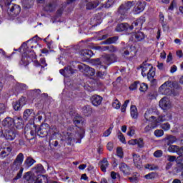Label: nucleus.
<instances>
[{
  "mask_svg": "<svg viewBox=\"0 0 183 183\" xmlns=\"http://www.w3.org/2000/svg\"><path fill=\"white\" fill-rule=\"evenodd\" d=\"M31 128L30 134L31 137H35L38 135L41 138L46 137L49 134L51 135V132L54 130V128L49 127V124L44 123L42 124L40 127L35 126V124H27L24 129L25 131H28V128Z\"/></svg>",
  "mask_w": 183,
  "mask_h": 183,
  "instance_id": "f257e3e1",
  "label": "nucleus"
},
{
  "mask_svg": "<svg viewBox=\"0 0 183 183\" xmlns=\"http://www.w3.org/2000/svg\"><path fill=\"white\" fill-rule=\"evenodd\" d=\"M144 116L147 122H155L156 121H159V124H161V122L171 119V117H167L164 114L159 115V112L155 113L152 109H147Z\"/></svg>",
  "mask_w": 183,
  "mask_h": 183,
  "instance_id": "f03ea898",
  "label": "nucleus"
},
{
  "mask_svg": "<svg viewBox=\"0 0 183 183\" xmlns=\"http://www.w3.org/2000/svg\"><path fill=\"white\" fill-rule=\"evenodd\" d=\"M113 62H117V56L114 54H104L101 59H94L93 64L97 68H104V69H107L109 65L113 64Z\"/></svg>",
  "mask_w": 183,
  "mask_h": 183,
  "instance_id": "7ed1b4c3",
  "label": "nucleus"
},
{
  "mask_svg": "<svg viewBox=\"0 0 183 183\" xmlns=\"http://www.w3.org/2000/svg\"><path fill=\"white\" fill-rule=\"evenodd\" d=\"M144 22H145V17H140L134 21L132 26H129L128 23H122L118 24L116 27V31L117 32H122V31H132L134 27L136 29H141L142 28V25H144Z\"/></svg>",
  "mask_w": 183,
  "mask_h": 183,
  "instance_id": "20e7f679",
  "label": "nucleus"
},
{
  "mask_svg": "<svg viewBox=\"0 0 183 183\" xmlns=\"http://www.w3.org/2000/svg\"><path fill=\"white\" fill-rule=\"evenodd\" d=\"M175 83L171 81H167L159 88V94L161 95H175L174 87Z\"/></svg>",
  "mask_w": 183,
  "mask_h": 183,
  "instance_id": "39448f33",
  "label": "nucleus"
},
{
  "mask_svg": "<svg viewBox=\"0 0 183 183\" xmlns=\"http://www.w3.org/2000/svg\"><path fill=\"white\" fill-rule=\"evenodd\" d=\"M24 178L26 181L29 183H32L34 181V183H47L48 179L45 175H38L37 177H35L34 174H29V172L26 173L24 176Z\"/></svg>",
  "mask_w": 183,
  "mask_h": 183,
  "instance_id": "423d86ee",
  "label": "nucleus"
},
{
  "mask_svg": "<svg viewBox=\"0 0 183 183\" xmlns=\"http://www.w3.org/2000/svg\"><path fill=\"white\" fill-rule=\"evenodd\" d=\"M134 4H135V2L128 1L127 3L123 4L119 6L118 9V14L121 15L120 21H124V19H125V16H127L128 11L132 8Z\"/></svg>",
  "mask_w": 183,
  "mask_h": 183,
  "instance_id": "0eeeda50",
  "label": "nucleus"
},
{
  "mask_svg": "<svg viewBox=\"0 0 183 183\" xmlns=\"http://www.w3.org/2000/svg\"><path fill=\"white\" fill-rule=\"evenodd\" d=\"M6 6H10L7 9L8 14L9 16H16V15H19L21 12V6L16 4H13L11 6V2L6 3Z\"/></svg>",
  "mask_w": 183,
  "mask_h": 183,
  "instance_id": "6e6552de",
  "label": "nucleus"
},
{
  "mask_svg": "<svg viewBox=\"0 0 183 183\" xmlns=\"http://www.w3.org/2000/svg\"><path fill=\"white\" fill-rule=\"evenodd\" d=\"M159 105L162 109L166 111L167 109H170L172 108V103H171V100L168 99V97L162 98L159 103Z\"/></svg>",
  "mask_w": 183,
  "mask_h": 183,
  "instance_id": "1a4fd4ad",
  "label": "nucleus"
},
{
  "mask_svg": "<svg viewBox=\"0 0 183 183\" xmlns=\"http://www.w3.org/2000/svg\"><path fill=\"white\" fill-rule=\"evenodd\" d=\"M145 6H147V2L138 1L134 8V14H141L145 9Z\"/></svg>",
  "mask_w": 183,
  "mask_h": 183,
  "instance_id": "9d476101",
  "label": "nucleus"
},
{
  "mask_svg": "<svg viewBox=\"0 0 183 183\" xmlns=\"http://www.w3.org/2000/svg\"><path fill=\"white\" fill-rule=\"evenodd\" d=\"M133 162L136 168L141 169L142 168V159H141V156L138 154L133 153Z\"/></svg>",
  "mask_w": 183,
  "mask_h": 183,
  "instance_id": "9b49d317",
  "label": "nucleus"
},
{
  "mask_svg": "<svg viewBox=\"0 0 183 183\" xmlns=\"http://www.w3.org/2000/svg\"><path fill=\"white\" fill-rule=\"evenodd\" d=\"M74 72V71L71 66H68L66 67H64V69H61L59 70V73L61 74V75H63V76H65L66 78H68L69 76H71V75H73Z\"/></svg>",
  "mask_w": 183,
  "mask_h": 183,
  "instance_id": "f8f14e48",
  "label": "nucleus"
},
{
  "mask_svg": "<svg viewBox=\"0 0 183 183\" xmlns=\"http://www.w3.org/2000/svg\"><path fill=\"white\" fill-rule=\"evenodd\" d=\"M36 118L35 112H34L33 109H27L24 112V119L26 121L28 119L34 120Z\"/></svg>",
  "mask_w": 183,
  "mask_h": 183,
  "instance_id": "ddd939ff",
  "label": "nucleus"
},
{
  "mask_svg": "<svg viewBox=\"0 0 183 183\" xmlns=\"http://www.w3.org/2000/svg\"><path fill=\"white\" fill-rule=\"evenodd\" d=\"M132 41H144L145 39V34H144L142 31H137L135 33H133L132 34V39H130Z\"/></svg>",
  "mask_w": 183,
  "mask_h": 183,
  "instance_id": "4468645a",
  "label": "nucleus"
},
{
  "mask_svg": "<svg viewBox=\"0 0 183 183\" xmlns=\"http://www.w3.org/2000/svg\"><path fill=\"white\" fill-rule=\"evenodd\" d=\"M4 138L7 141H14L16 138V133L12 130H6L4 132Z\"/></svg>",
  "mask_w": 183,
  "mask_h": 183,
  "instance_id": "2eb2a0df",
  "label": "nucleus"
},
{
  "mask_svg": "<svg viewBox=\"0 0 183 183\" xmlns=\"http://www.w3.org/2000/svg\"><path fill=\"white\" fill-rule=\"evenodd\" d=\"M81 67L84 70V74L86 76H94L95 75V69L89 67V66L83 64Z\"/></svg>",
  "mask_w": 183,
  "mask_h": 183,
  "instance_id": "dca6fc26",
  "label": "nucleus"
},
{
  "mask_svg": "<svg viewBox=\"0 0 183 183\" xmlns=\"http://www.w3.org/2000/svg\"><path fill=\"white\" fill-rule=\"evenodd\" d=\"M163 141H164L165 144L167 145H172V144H175L177 141H178V139L174 135L167 134L166 136V138L163 139Z\"/></svg>",
  "mask_w": 183,
  "mask_h": 183,
  "instance_id": "f3484780",
  "label": "nucleus"
},
{
  "mask_svg": "<svg viewBox=\"0 0 183 183\" xmlns=\"http://www.w3.org/2000/svg\"><path fill=\"white\" fill-rule=\"evenodd\" d=\"M119 169L124 175H129L131 174V169L125 163H121L119 166Z\"/></svg>",
  "mask_w": 183,
  "mask_h": 183,
  "instance_id": "a211bd4d",
  "label": "nucleus"
},
{
  "mask_svg": "<svg viewBox=\"0 0 183 183\" xmlns=\"http://www.w3.org/2000/svg\"><path fill=\"white\" fill-rule=\"evenodd\" d=\"M99 5V1L98 0H89L87 1V3L86 4V9L91 10V9H95L97 6Z\"/></svg>",
  "mask_w": 183,
  "mask_h": 183,
  "instance_id": "6ab92c4d",
  "label": "nucleus"
},
{
  "mask_svg": "<svg viewBox=\"0 0 183 183\" xmlns=\"http://www.w3.org/2000/svg\"><path fill=\"white\" fill-rule=\"evenodd\" d=\"M2 125L5 128H12V127H14V119L11 117H6L2 121Z\"/></svg>",
  "mask_w": 183,
  "mask_h": 183,
  "instance_id": "aec40b11",
  "label": "nucleus"
},
{
  "mask_svg": "<svg viewBox=\"0 0 183 183\" xmlns=\"http://www.w3.org/2000/svg\"><path fill=\"white\" fill-rule=\"evenodd\" d=\"M22 162H24V154L19 153L16 159L14 162V167H17V168H19L21 165H22Z\"/></svg>",
  "mask_w": 183,
  "mask_h": 183,
  "instance_id": "412c9836",
  "label": "nucleus"
},
{
  "mask_svg": "<svg viewBox=\"0 0 183 183\" xmlns=\"http://www.w3.org/2000/svg\"><path fill=\"white\" fill-rule=\"evenodd\" d=\"M159 123V120H156L155 122H152V125L148 124L144 129V132H149V131H152V129H155V128L158 127Z\"/></svg>",
  "mask_w": 183,
  "mask_h": 183,
  "instance_id": "4be33fe9",
  "label": "nucleus"
},
{
  "mask_svg": "<svg viewBox=\"0 0 183 183\" xmlns=\"http://www.w3.org/2000/svg\"><path fill=\"white\" fill-rule=\"evenodd\" d=\"M102 103V97L97 94L92 97V104H93L94 107H98V105H101Z\"/></svg>",
  "mask_w": 183,
  "mask_h": 183,
  "instance_id": "5701e85b",
  "label": "nucleus"
},
{
  "mask_svg": "<svg viewBox=\"0 0 183 183\" xmlns=\"http://www.w3.org/2000/svg\"><path fill=\"white\" fill-rule=\"evenodd\" d=\"M152 68V64L144 62L142 65V76H147V74H148L147 71H149Z\"/></svg>",
  "mask_w": 183,
  "mask_h": 183,
  "instance_id": "b1692460",
  "label": "nucleus"
},
{
  "mask_svg": "<svg viewBox=\"0 0 183 183\" xmlns=\"http://www.w3.org/2000/svg\"><path fill=\"white\" fill-rule=\"evenodd\" d=\"M11 152H12V147H8L0 150V158H5V157H8Z\"/></svg>",
  "mask_w": 183,
  "mask_h": 183,
  "instance_id": "393cba45",
  "label": "nucleus"
},
{
  "mask_svg": "<svg viewBox=\"0 0 183 183\" xmlns=\"http://www.w3.org/2000/svg\"><path fill=\"white\" fill-rule=\"evenodd\" d=\"M130 115L133 119H138V109H137V106H131L130 108Z\"/></svg>",
  "mask_w": 183,
  "mask_h": 183,
  "instance_id": "a878e982",
  "label": "nucleus"
},
{
  "mask_svg": "<svg viewBox=\"0 0 183 183\" xmlns=\"http://www.w3.org/2000/svg\"><path fill=\"white\" fill-rule=\"evenodd\" d=\"M100 167L102 172H107V168L109 167V163L107 159H103L100 163Z\"/></svg>",
  "mask_w": 183,
  "mask_h": 183,
  "instance_id": "bb28decb",
  "label": "nucleus"
},
{
  "mask_svg": "<svg viewBox=\"0 0 183 183\" xmlns=\"http://www.w3.org/2000/svg\"><path fill=\"white\" fill-rule=\"evenodd\" d=\"M22 101H25V99L21 98L18 102L13 103V108L15 111H19V109L22 108V106L24 105L21 104Z\"/></svg>",
  "mask_w": 183,
  "mask_h": 183,
  "instance_id": "cd10ccee",
  "label": "nucleus"
},
{
  "mask_svg": "<svg viewBox=\"0 0 183 183\" xmlns=\"http://www.w3.org/2000/svg\"><path fill=\"white\" fill-rule=\"evenodd\" d=\"M81 55L85 56V58H91L94 55V53L89 49H83L80 51Z\"/></svg>",
  "mask_w": 183,
  "mask_h": 183,
  "instance_id": "c85d7f7f",
  "label": "nucleus"
},
{
  "mask_svg": "<svg viewBox=\"0 0 183 183\" xmlns=\"http://www.w3.org/2000/svg\"><path fill=\"white\" fill-rule=\"evenodd\" d=\"M118 41V36L110 37L107 39L106 41H103L102 44L104 45H109L110 44H115L116 41Z\"/></svg>",
  "mask_w": 183,
  "mask_h": 183,
  "instance_id": "c756f323",
  "label": "nucleus"
},
{
  "mask_svg": "<svg viewBox=\"0 0 183 183\" xmlns=\"http://www.w3.org/2000/svg\"><path fill=\"white\" fill-rule=\"evenodd\" d=\"M35 162V159H32L31 157H27L24 162V165L27 168H29V167H32Z\"/></svg>",
  "mask_w": 183,
  "mask_h": 183,
  "instance_id": "7c9ffc66",
  "label": "nucleus"
},
{
  "mask_svg": "<svg viewBox=\"0 0 183 183\" xmlns=\"http://www.w3.org/2000/svg\"><path fill=\"white\" fill-rule=\"evenodd\" d=\"M14 121V125H16V127H21L22 124V117H15L13 119Z\"/></svg>",
  "mask_w": 183,
  "mask_h": 183,
  "instance_id": "2f4dec72",
  "label": "nucleus"
},
{
  "mask_svg": "<svg viewBox=\"0 0 183 183\" xmlns=\"http://www.w3.org/2000/svg\"><path fill=\"white\" fill-rule=\"evenodd\" d=\"M168 149H167V151H169V152H172L173 154L176 153L177 154L178 152V148L179 147L177 146V145H172V144H170L168 146Z\"/></svg>",
  "mask_w": 183,
  "mask_h": 183,
  "instance_id": "473e14b6",
  "label": "nucleus"
},
{
  "mask_svg": "<svg viewBox=\"0 0 183 183\" xmlns=\"http://www.w3.org/2000/svg\"><path fill=\"white\" fill-rule=\"evenodd\" d=\"M147 78L148 79H153L154 77L155 76V69H154V68H151L149 70V72L147 73Z\"/></svg>",
  "mask_w": 183,
  "mask_h": 183,
  "instance_id": "72a5a7b5",
  "label": "nucleus"
},
{
  "mask_svg": "<svg viewBox=\"0 0 183 183\" xmlns=\"http://www.w3.org/2000/svg\"><path fill=\"white\" fill-rule=\"evenodd\" d=\"M34 4L33 0H23V5L24 8H31V5Z\"/></svg>",
  "mask_w": 183,
  "mask_h": 183,
  "instance_id": "f704fd0d",
  "label": "nucleus"
},
{
  "mask_svg": "<svg viewBox=\"0 0 183 183\" xmlns=\"http://www.w3.org/2000/svg\"><path fill=\"white\" fill-rule=\"evenodd\" d=\"M176 172H182L183 171V163L182 162H177L176 167H175Z\"/></svg>",
  "mask_w": 183,
  "mask_h": 183,
  "instance_id": "c9c22d12",
  "label": "nucleus"
},
{
  "mask_svg": "<svg viewBox=\"0 0 183 183\" xmlns=\"http://www.w3.org/2000/svg\"><path fill=\"white\" fill-rule=\"evenodd\" d=\"M19 65H21L22 66H26L27 65H29V61H28V57H22Z\"/></svg>",
  "mask_w": 183,
  "mask_h": 183,
  "instance_id": "e433bc0d",
  "label": "nucleus"
},
{
  "mask_svg": "<svg viewBox=\"0 0 183 183\" xmlns=\"http://www.w3.org/2000/svg\"><path fill=\"white\" fill-rule=\"evenodd\" d=\"M139 91L141 92H145L147 91L148 89V84H145V83H142V84H139Z\"/></svg>",
  "mask_w": 183,
  "mask_h": 183,
  "instance_id": "4c0bfd02",
  "label": "nucleus"
},
{
  "mask_svg": "<svg viewBox=\"0 0 183 183\" xmlns=\"http://www.w3.org/2000/svg\"><path fill=\"white\" fill-rule=\"evenodd\" d=\"M54 9H55V6L51 3H49L44 7V11H46L47 12H52Z\"/></svg>",
  "mask_w": 183,
  "mask_h": 183,
  "instance_id": "58836bf2",
  "label": "nucleus"
},
{
  "mask_svg": "<svg viewBox=\"0 0 183 183\" xmlns=\"http://www.w3.org/2000/svg\"><path fill=\"white\" fill-rule=\"evenodd\" d=\"M146 169H149V171H155V169H158V166L154 164H146L144 166Z\"/></svg>",
  "mask_w": 183,
  "mask_h": 183,
  "instance_id": "ea45409f",
  "label": "nucleus"
},
{
  "mask_svg": "<svg viewBox=\"0 0 183 183\" xmlns=\"http://www.w3.org/2000/svg\"><path fill=\"white\" fill-rule=\"evenodd\" d=\"M82 111L84 115H86V117H88V115L91 114V107H89V106H84L82 108Z\"/></svg>",
  "mask_w": 183,
  "mask_h": 183,
  "instance_id": "a19ab883",
  "label": "nucleus"
},
{
  "mask_svg": "<svg viewBox=\"0 0 183 183\" xmlns=\"http://www.w3.org/2000/svg\"><path fill=\"white\" fill-rule=\"evenodd\" d=\"M112 107L115 109H119L121 108V103L118 99H115L112 103Z\"/></svg>",
  "mask_w": 183,
  "mask_h": 183,
  "instance_id": "79ce46f5",
  "label": "nucleus"
},
{
  "mask_svg": "<svg viewBox=\"0 0 183 183\" xmlns=\"http://www.w3.org/2000/svg\"><path fill=\"white\" fill-rule=\"evenodd\" d=\"M154 134L155 137H157V138H160V137L164 136V130L157 129L154 131Z\"/></svg>",
  "mask_w": 183,
  "mask_h": 183,
  "instance_id": "37998d69",
  "label": "nucleus"
},
{
  "mask_svg": "<svg viewBox=\"0 0 183 183\" xmlns=\"http://www.w3.org/2000/svg\"><path fill=\"white\" fill-rule=\"evenodd\" d=\"M36 169V172L40 174H44V172H45V169H44V166H42V164H37Z\"/></svg>",
  "mask_w": 183,
  "mask_h": 183,
  "instance_id": "c03bdc74",
  "label": "nucleus"
},
{
  "mask_svg": "<svg viewBox=\"0 0 183 183\" xmlns=\"http://www.w3.org/2000/svg\"><path fill=\"white\" fill-rule=\"evenodd\" d=\"M160 127L162 129H164V131H169V129H171V124H169V123L162 124Z\"/></svg>",
  "mask_w": 183,
  "mask_h": 183,
  "instance_id": "a18cd8bd",
  "label": "nucleus"
},
{
  "mask_svg": "<svg viewBox=\"0 0 183 183\" xmlns=\"http://www.w3.org/2000/svg\"><path fill=\"white\" fill-rule=\"evenodd\" d=\"M144 178H146V179H155V178H157V174L154 172H152L148 174H146L144 176Z\"/></svg>",
  "mask_w": 183,
  "mask_h": 183,
  "instance_id": "49530a36",
  "label": "nucleus"
},
{
  "mask_svg": "<svg viewBox=\"0 0 183 183\" xmlns=\"http://www.w3.org/2000/svg\"><path fill=\"white\" fill-rule=\"evenodd\" d=\"M82 122V117L81 116H76L74 119V125H78Z\"/></svg>",
  "mask_w": 183,
  "mask_h": 183,
  "instance_id": "de8ad7c7",
  "label": "nucleus"
},
{
  "mask_svg": "<svg viewBox=\"0 0 183 183\" xmlns=\"http://www.w3.org/2000/svg\"><path fill=\"white\" fill-rule=\"evenodd\" d=\"M117 155L119 158H124V152H122V147H118L117 149Z\"/></svg>",
  "mask_w": 183,
  "mask_h": 183,
  "instance_id": "09e8293b",
  "label": "nucleus"
},
{
  "mask_svg": "<svg viewBox=\"0 0 183 183\" xmlns=\"http://www.w3.org/2000/svg\"><path fill=\"white\" fill-rule=\"evenodd\" d=\"M138 85H139V81H134L132 85L129 86L130 91H135L137 88H138Z\"/></svg>",
  "mask_w": 183,
  "mask_h": 183,
  "instance_id": "8fccbe9b",
  "label": "nucleus"
},
{
  "mask_svg": "<svg viewBox=\"0 0 183 183\" xmlns=\"http://www.w3.org/2000/svg\"><path fill=\"white\" fill-rule=\"evenodd\" d=\"M6 111V106L4 104H0V115L5 114Z\"/></svg>",
  "mask_w": 183,
  "mask_h": 183,
  "instance_id": "3c124183",
  "label": "nucleus"
},
{
  "mask_svg": "<svg viewBox=\"0 0 183 183\" xmlns=\"http://www.w3.org/2000/svg\"><path fill=\"white\" fill-rule=\"evenodd\" d=\"M42 115H44V113L42 112H39L36 114H34V119H38L39 121H42Z\"/></svg>",
  "mask_w": 183,
  "mask_h": 183,
  "instance_id": "603ef678",
  "label": "nucleus"
},
{
  "mask_svg": "<svg viewBox=\"0 0 183 183\" xmlns=\"http://www.w3.org/2000/svg\"><path fill=\"white\" fill-rule=\"evenodd\" d=\"M31 94H33V97H38L41 94V89H34L31 91Z\"/></svg>",
  "mask_w": 183,
  "mask_h": 183,
  "instance_id": "864d4df0",
  "label": "nucleus"
},
{
  "mask_svg": "<svg viewBox=\"0 0 183 183\" xmlns=\"http://www.w3.org/2000/svg\"><path fill=\"white\" fill-rule=\"evenodd\" d=\"M118 138L119 141H121V142H122L123 144H125V137L121 132H119L118 134Z\"/></svg>",
  "mask_w": 183,
  "mask_h": 183,
  "instance_id": "5fc2aeb1",
  "label": "nucleus"
},
{
  "mask_svg": "<svg viewBox=\"0 0 183 183\" xmlns=\"http://www.w3.org/2000/svg\"><path fill=\"white\" fill-rule=\"evenodd\" d=\"M127 135L129 137H134L135 135V129L133 127H130L127 132Z\"/></svg>",
  "mask_w": 183,
  "mask_h": 183,
  "instance_id": "6e6d98bb",
  "label": "nucleus"
},
{
  "mask_svg": "<svg viewBox=\"0 0 183 183\" xmlns=\"http://www.w3.org/2000/svg\"><path fill=\"white\" fill-rule=\"evenodd\" d=\"M114 5V0H108L107 2L104 4V8H111Z\"/></svg>",
  "mask_w": 183,
  "mask_h": 183,
  "instance_id": "4d7b16f0",
  "label": "nucleus"
},
{
  "mask_svg": "<svg viewBox=\"0 0 183 183\" xmlns=\"http://www.w3.org/2000/svg\"><path fill=\"white\" fill-rule=\"evenodd\" d=\"M154 157H155V158H161V157H162V150H157L154 153Z\"/></svg>",
  "mask_w": 183,
  "mask_h": 183,
  "instance_id": "13d9d810",
  "label": "nucleus"
},
{
  "mask_svg": "<svg viewBox=\"0 0 183 183\" xmlns=\"http://www.w3.org/2000/svg\"><path fill=\"white\" fill-rule=\"evenodd\" d=\"M136 145H138L139 148H143L144 147V140H142V139H137Z\"/></svg>",
  "mask_w": 183,
  "mask_h": 183,
  "instance_id": "bf43d9fd",
  "label": "nucleus"
},
{
  "mask_svg": "<svg viewBox=\"0 0 183 183\" xmlns=\"http://www.w3.org/2000/svg\"><path fill=\"white\" fill-rule=\"evenodd\" d=\"M110 177L112 179L115 180L117 178H118V177H119V174L115 172H111Z\"/></svg>",
  "mask_w": 183,
  "mask_h": 183,
  "instance_id": "052dcab7",
  "label": "nucleus"
},
{
  "mask_svg": "<svg viewBox=\"0 0 183 183\" xmlns=\"http://www.w3.org/2000/svg\"><path fill=\"white\" fill-rule=\"evenodd\" d=\"M17 86H18V88H19V89H21L22 91H24L25 89H27V88H28L26 84H21V83L17 84Z\"/></svg>",
  "mask_w": 183,
  "mask_h": 183,
  "instance_id": "680f3d73",
  "label": "nucleus"
},
{
  "mask_svg": "<svg viewBox=\"0 0 183 183\" xmlns=\"http://www.w3.org/2000/svg\"><path fill=\"white\" fill-rule=\"evenodd\" d=\"M94 49H96V51H107L108 50V46H94Z\"/></svg>",
  "mask_w": 183,
  "mask_h": 183,
  "instance_id": "e2e57ef3",
  "label": "nucleus"
},
{
  "mask_svg": "<svg viewBox=\"0 0 183 183\" xmlns=\"http://www.w3.org/2000/svg\"><path fill=\"white\" fill-rule=\"evenodd\" d=\"M112 132V128L110 127L104 132L103 137H109Z\"/></svg>",
  "mask_w": 183,
  "mask_h": 183,
  "instance_id": "0e129e2a",
  "label": "nucleus"
},
{
  "mask_svg": "<svg viewBox=\"0 0 183 183\" xmlns=\"http://www.w3.org/2000/svg\"><path fill=\"white\" fill-rule=\"evenodd\" d=\"M22 172H24V168H21L19 172L17 173V175L16 176V177L14 178V179H19V178H21V177H22Z\"/></svg>",
  "mask_w": 183,
  "mask_h": 183,
  "instance_id": "69168bd1",
  "label": "nucleus"
},
{
  "mask_svg": "<svg viewBox=\"0 0 183 183\" xmlns=\"http://www.w3.org/2000/svg\"><path fill=\"white\" fill-rule=\"evenodd\" d=\"M176 159H177V157L175 156H171V155L167 156V161H169V162H174V161H175Z\"/></svg>",
  "mask_w": 183,
  "mask_h": 183,
  "instance_id": "338daca9",
  "label": "nucleus"
},
{
  "mask_svg": "<svg viewBox=\"0 0 183 183\" xmlns=\"http://www.w3.org/2000/svg\"><path fill=\"white\" fill-rule=\"evenodd\" d=\"M159 16V21L162 26H165V24H164V14L162 13H160Z\"/></svg>",
  "mask_w": 183,
  "mask_h": 183,
  "instance_id": "774afa93",
  "label": "nucleus"
}]
</instances>
